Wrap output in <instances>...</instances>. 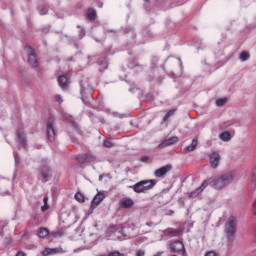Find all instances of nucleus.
I'll list each match as a JSON object with an SVG mask.
<instances>
[{
    "label": "nucleus",
    "mask_w": 256,
    "mask_h": 256,
    "mask_svg": "<svg viewBox=\"0 0 256 256\" xmlns=\"http://www.w3.org/2000/svg\"><path fill=\"white\" fill-rule=\"evenodd\" d=\"M197 145H199V141L197 139H193L192 143L184 148V153H191V151H195V149H197Z\"/></svg>",
    "instance_id": "18"
},
{
    "label": "nucleus",
    "mask_w": 256,
    "mask_h": 256,
    "mask_svg": "<svg viewBox=\"0 0 256 256\" xmlns=\"http://www.w3.org/2000/svg\"><path fill=\"white\" fill-rule=\"evenodd\" d=\"M93 161H95V156L86 154V163H93Z\"/></svg>",
    "instance_id": "28"
},
{
    "label": "nucleus",
    "mask_w": 256,
    "mask_h": 256,
    "mask_svg": "<svg viewBox=\"0 0 256 256\" xmlns=\"http://www.w3.org/2000/svg\"><path fill=\"white\" fill-rule=\"evenodd\" d=\"M207 185H211L214 189L221 190L227 187V184L224 182L222 176L218 178H210L208 180H204L200 187H198L195 191L191 192L190 195H199L205 191Z\"/></svg>",
    "instance_id": "1"
},
{
    "label": "nucleus",
    "mask_w": 256,
    "mask_h": 256,
    "mask_svg": "<svg viewBox=\"0 0 256 256\" xmlns=\"http://www.w3.org/2000/svg\"><path fill=\"white\" fill-rule=\"evenodd\" d=\"M38 11L40 15H47V13H49V9L47 7H40Z\"/></svg>",
    "instance_id": "27"
},
{
    "label": "nucleus",
    "mask_w": 256,
    "mask_h": 256,
    "mask_svg": "<svg viewBox=\"0 0 256 256\" xmlns=\"http://www.w3.org/2000/svg\"><path fill=\"white\" fill-rule=\"evenodd\" d=\"M55 99L56 101H58V103H63V98L61 97V95H56Z\"/></svg>",
    "instance_id": "34"
},
{
    "label": "nucleus",
    "mask_w": 256,
    "mask_h": 256,
    "mask_svg": "<svg viewBox=\"0 0 256 256\" xmlns=\"http://www.w3.org/2000/svg\"><path fill=\"white\" fill-rule=\"evenodd\" d=\"M105 199V193L103 192H98L93 200L91 201V209H97L101 203H103V200Z\"/></svg>",
    "instance_id": "8"
},
{
    "label": "nucleus",
    "mask_w": 256,
    "mask_h": 256,
    "mask_svg": "<svg viewBox=\"0 0 256 256\" xmlns=\"http://www.w3.org/2000/svg\"><path fill=\"white\" fill-rule=\"evenodd\" d=\"M163 234L165 235V237H180V235H183V229L182 228H166L165 230H163Z\"/></svg>",
    "instance_id": "7"
},
{
    "label": "nucleus",
    "mask_w": 256,
    "mask_h": 256,
    "mask_svg": "<svg viewBox=\"0 0 256 256\" xmlns=\"http://www.w3.org/2000/svg\"><path fill=\"white\" fill-rule=\"evenodd\" d=\"M219 161H221V154H219V152H212L210 154V165L212 169H217L219 167Z\"/></svg>",
    "instance_id": "11"
},
{
    "label": "nucleus",
    "mask_w": 256,
    "mask_h": 256,
    "mask_svg": "<svg viewBox=\"0 0 256 256\" xmlns=\"http://www.w3.org/2000/svg\"><path fill=\"white\" fill-rule=\"evenodd\" d=\"M179 141V137L173 136L166 140H164L162 143L159 144L160 149H163L165 147H169L171 145H175Z\"/></svg>",
    "instance_id": "14"
},
{
    "label": "nucleus",
    "mask_w": 256,
    "mask_h": 256,
    "mask_svg": "<svg viewBox=\"0 0 256 256\" xmlns=\"http://www.w3.org/2000/svg\"><path fill=\"white\" fill-rule=\"evenodd\" d=\"M87 18L90 21H95V19L97 18V11H95V9L93 8L88 9Z\"/></svg>",
    "instance_id": "20"
},
{
    "label": "nucleus",
    "mask_w": 256,
    "mask_h": 256,
    "mask_svg": "<svg viewBox=\"0 0 256 256\" xmlns=\"http://www.w3.org/2000/svg\"><path fill=\"white\" fill-rule=\"evenodd\" d=\"M53 237H63V233H61V231L55 232Z\"/></svg>",
    "instance_id": "35"
},
{
    "label": "nucleus",
    "mask_w": 256,
    "mask_h": 256,
    "mask_svg": "<svg viewBox=\"0 0 256 256\" xmlns=\"http://www.w3.org/2000/svg\"><path fill=\"white\" fill-rule=\"evenodd\" d=\"M16 137L20 145H23V146L27 145V138L25 137V132H23V130H18L16 132Z\"/></svg>",
    "instance_id": "16"
},
{
    "label": "nucleus",
    "mask_w": 256,
    "mask_h": 256,
    "mask_svg": "<svg viewBox=\"0 0 256 256\" xmlns=\"http://www.w3.org/2000/svg\"><path fill=\"white\" fill-rule=\"evenodd\" d=\"M54 121H55V119L50 118L46 124L47 139H48V141H50V143H53V141H55V137H56L55 126L53 125Z\"/></svg>",
    "instance_id": "4"
},
{
    "label": "nucleus",
    "mask_w": 256,
    "mask_h": 256,
    "mask_svg": "<svg viewBox=\"0 0 256 256\" xmlns=\"http://www.w3.org/2000/svg\"><path fill=\"white\" fill-rule=\"evenodd\" d=\"M170 249L173 253H178L179 255H185V245L183 242L176 240L170 244Z\"/></svg>",
    "instance_id": "6"
},
{
    "label": "nucleus",
    "mask_w": 256,
    "mask_h": 256,
    "mask_svg": "<svg viewBox=\"0 0 256 256\" xmlns=\"http://www.w3.org/2000/svg\"><path fill=\"white\" fill-rule=\"evenodd\" d=\"M175 111H177V109L168 110L163 117V121H167V119H169V117H173V115H175Z\"/></svg>",
    "instance_id": "22"
},
{
    "label": "nucleus",
    "mask_w": 256,
    "mask_h": 256,
    "mask_svg": "<svg viewBox=\"0 0 256 256\" xmlns=\"http://www.w3.org/2000/svg\"><path fill=\"white\" fill-rule=\"evenodd\" d=\"M77 161L81 164L87 163V155L86 154H80L77 156Z\"/></svg>",
    "instance_id": "25"
},
{
    "label": "nucleus",
    "mask_w": 256,
    "mask_h": 256,
    "mask_svg": "<svg viewBox=\"0 0 256 256\" xmlns=\"http://www.w3.org/2000/svg\"><path fill=\"white\" fill-rule=\"evenodd\" d=\"M205 256H217V253H215V251H209L206 252Z\"/></svg>",
    "instance_id": "33"
},
{
    "label": "nucleus",
    "mask_w": 256,
    "mask_h": 256,
    "mask_svg": "<svg viewBox=\"0 0 256 256\" xmlns=\"http://www.w3.org/2000/svg\"><path fill=\"white\" fill-rule=\"evenodd\" d=\"M25 51L28 55V63L33 67L34 69L39 67V61L37 60V56L35 53H33V48L30 46H25Z\"/></svg>",
    "instance_id": "5"
},
{
    "label": "nucleus",
    "mask_w": 256,
    "mask_h": 256,
    "mask_svg": "<svg viewBox=\"0 0 256 256\" xmlns=\"http://www.w3.org/2000/svg\"><path fill=\"white\" fill-rule=\"evenodd\" d=\"M49 209V204H44L42 207H41V211H47Z\"/></svg>",
    "instance_id": "36"
},
{
    "label": "nucleus",
    "mask_w": 256,
    "mask_h": 256,
    "mask_svg": "<svg viewBox=\"0 0 256 256\" xmlns=\"http://www.w3.org/2000/svg\"><path fill=\"white\" fill-rule=\"evenodd\" d=\"M146 240H147V238L142 237V238L138 241V243H145Z\"/></svg>",
    "instance_id": "38"
},
{
    "label": "nucleus",
    "mask_w": 256,
    "mask_h": 256,
    "mask_svg": "<svg viewBox=\"0 0 256 256\" xmlns=\"http://www.w3.org/2000/svg\"><path fill=\"white\" fill-rule=\"evenodd\" d=\"M235 231H237V219L231 216L225 225L226 237H228L229 239H232L233 236L235 235Z\"/></svg>",
    "instance_id": "3"
},
{
    "label": "nucleus",
    "mask_w": 256,
    "mask_h": 256,
    "mask_svg": "<svg viewBox=\"0 0 256 256\" xmlns=\"http://www.w3.org/2000/svg\"><path fill=\"white\" fill-rule=\"evenodd\" d=\"M43 203H44L45 205H48V203H49V198H48V197H44V198H43Z\"/></svg>",
    "instance_id": "37"
},
{
    "label": "nucleus",
    "mask_w": 256,
    "mask_h": 256,
    "mask_svg": "<svg viewBox=\"0 0 256 256\" xmlns=\"http://www.w3.org/2000/svg\"><path fill=\"white\" fill-rule=\"evenodd\" d=\"M136 256H145V250H138Z\"/></svg>",
    "instance_id": "31"
},
{
    "label": "nucleus",
    "mask_w": 256,
    "mask_h": 256,
    "mask_svg": "<svg viewBox=\"0 0 256 256\" xmlns=\"http://www.w3.org/2000/svg\"><path fill=\"white\" fill-rule=\"evenodd\" d=\"M58 84L61 89H67V87H69V78H67V76H60L58 78Z\"/></svg>",
    "instance_id": "17"
},
{
    "label": "nucleus",
    "mask_w": 256,
    "mask_h": 256,
    "mask_svg": "<svg viewBox=\"0 0 256 256\" xmlns=\"http://www.w3.org/2000/svg\"><path fill=\"white\" fill-rule=\"evenodd\" d=\"M220 177H222L224 183L226 184V186H228L231 185V183H233V180L235 179V172L230 171L222 174Z\"/></svg>",
    "instance_id": "15"
},
{
    "label": "nucleus",
    "mask_w": 256,
    "mask_h": 256,
    "mask_svg": "<svg viewBox=\"0 0 256 256\" xmlns=\"http://www.w3.org/2000/svg\"><path fill=\"white\" fill-rule=\"evenodd\" d=\"M173 169V166L171 164H167L166 166H162L159 169H156L154 171V176L160 179L161 177H165L166 173H169Z\"/></svg>",
    "instance_id": "9"
},
{
    "label": "nucleus",
    "mask_w": 256,
    "mask_h": 256,
    "mask_svg": "<svg viewBox=\"0 0 256 256\" xmlns=\"http://www.w3.org/2000/svg\"><path fill=\"white\" fill-rule=\"evenodd\" d=\"M1 233H3V230H0V235H1Z\"/></svg>",
    "instance_id": "44"
},
{
    "label": "nucleus",
    "mask_w": 256,
    "mask_h": 256,
    "mask_svg": "<svg viewBox=\"0 0 256 256\" xmlns=\"http://www.w3.org/2000/svg\"><path fill=\"white\" fill-rule=\"evenodd\" d=\"M47 235H49V229H47L45 227H41L38 229L37 236L39 237V239H45V237H47Z\"/></svg>",
    "instance_id": "19"
},
{
    "label": "nucleus",
    "mask_w": 256,
    "mask_h": 256,
    "mask_svg": "<svg viewBox=\"0 0 256 256\" xmlns=\"http://www.w3.org/2000/svg\"><path fill=\"white\" fill-rule=\"evenodd\" d=\"M122 209H131L135 205V201L129 197L122 198L119 203Z\"/></svg>",
    "instance_id": "12"
},
{
    "label": "nucleus",
    "mask_w": 256,
    "mask_h": 256,
    "mask_svg": "<svg viewBox=\"0 0 256 256\" xmlns=\"http://www.w3.org/2000/svg\"><path fill=\"white\" fill-rule=\"evenodd\" d=\"M57 253H65V250H63V248L61 247H58V248H45L42 251L43 256L57 255Z\"/></svg>",
    "instance_id": "13"
},
{
    "label": "nucleus",
    "mask_w": 256,
    "mask_h": 256,
    "mask_svg": "<svg viewBox=\"0 0 256 256\" xmlns=\"http://www.w3.org/2000/svg\"><path fill=\"white\" fill-rule=\"evenodd\" d=\"M104 147H107L108 149H111L113 147V142L111 140H104Z\"/></svg>",
    "instance_id": "29"
},
{
    "label": "nucleus",
    "mask_w": 256,
    "mask_h": 256,
    "mask_svg": "<svg viewBox=\"0 0 256 256\" xmlns=\"http://www.w3.org/2000/svg\"><path fill=\"white\" fill-rule=\"evenodd\" d=\"M174 213H175V211H173V210H169L168 215H174Z\"/></svg>",
    "instance_id": "41"
},
{
    "label": "nucleus",
    "mask_w": 256,
    "mask_h": 256,
    "mask_svg": "<svg viewBox=\"0 0 256 256\" xmlns=\"http://www.w3.org/2000/svg\"><path fill=\"white\" fill-rule=\"evenodd\" d=\"M108 256H125V254L120 253L119 251H113V252H110Z\"/></svg>",
    "instance_id": "30"
},
{
    "label": "nucleus",
    "mask_w": 256,
    "mask_h": 256,
    "mask_svg": "<svg viewBox=\"0 0 256 256\" xmlns=\"http://www.w3.org/2000/svg\"><path fill=\"white\" fill-rule=\"evenodd\" d=\"M101 179H103V176L100 175V176H99V181H101Z\"/></svg>",
    "instance_id": "42"
},
{
    "label": "nucleus",
    "mask_w": 256,
    "mask_h": 256,
    "mask_svg": "<svg viewBox=\"0 0 256 256\" xmlns=\"http://www.w3.org/2000/svg\"><path fill=\"white\" fill-rule=\"evenodd\" d=\"M155 225H157V224H155L153 221L146 222L147 227H155Z\"/></svg>",
    "instance_id": "32"
},
{
    "label": "nucleus",
    "mask_w": 256,
    "mask_h": 256,
    "mask_svg": "<svg viewBox=\"0 0 256 256\" xmlns=\"http://www.w3.org/2000/svg\"><path fill=\"white\" fill-rule=\"evenodd\" d=\"M249 57H250V55L246 51L241 52L239 55L240 61H243V62L247 61L249 59Z\"/></svg>",
    "instance_id": "24"
},
{
    "label": "nucleus",
    "mask_w": 256,
    "mask_h": 256,
    "mask_svg": "<svg viewBox=\"0 0 256 256\" xmlns=\"http://www.w3.org/2000/svg\"><path fill=\"white\" fill-rule=\"evenodd\" d=\"M74 197L78 203H85V196L81 192H77Z\"/></svg>",
    "instance_id": "23"
},
{
    "label": "nucleus",
    "mask_w": 256,
    "mask_h": 256,
    "mask_svg": "<svg viewBox=\"0 0 256 256\" xmlns=\"http://www.w3.org/2000/svg\"><path fill=\"white\" fill-rule=\"evenodd\" d=\"M40 176L42 177V182L47 183L51 177H53V174L51 173V169H49V166H43L40 168Z\"/></svg>",
    "instance_id": "10"
},
{
    "label": "nucleus",
    "mask_w": 256,
    "mask_h": 256,
    "mask_svg": "<svg viewBox=\"0 0 256 256\" xmlns=\"http://www.w3.org/2000/svg\"><path fill=\"white\" fill-rule=\"evenodd\" d=\"M16 256H27L25 252H17Z\"/></svg>",
    "instance_id": "39"
},
{
    "label": "nucleus",
    "mask_w": 256,
    "mask_h": 256,
    "mask_svg": "<svg viewBox=\"0 0 256 256\" xmlns=\"http://www.w3.org/2000/svg\"><path fill=\"white\" fill-rule=\"evenodd\" d=\"M157 182L155 180H141L133 186H129L133 189L134 193H145V191H150L153 189Z\"/></svg>",
    "instance_id": "2"
},
{
    "label": "nucleus",
    "mask_w": 256,
    "mask_h": 256,
    "mask_svg": "<svg viewBox=\"0 0 256 256\" xmlns=\"http://www.w3.org/2000/svg\"><path fill=\"white\" fill-rule=\"evenodd\" d=\"M142 161H149V157H147V156H146V157H143V158H142Z\"/></svg>",
    "instance_id": "40"
},
{
    "label": "nucleus",
    "mask_w": 256,
    "mask_h": 256,
    "mask_svg": "<svg viewBox=\"0 0 256 256\" xmlns=\"http://www.w3.org/2000/svg\"><path fill=\"white\" fill-rule=\"evenodd\" d=\"M227 103V98H219L216 100L217 107H223Z\"/></svg>",
    "instance_id": "26"
},
{
    "label": "nucleus",
    "mask_w": 256,
    "mask_h": 256,
    "mask_svg": "<svg viewBox=\"0 0 256 256\" xmlns=\"http://www.w3.org/2000/svg\"><path fill=\"white\" fill-rule=\"evenodd\" d=\"M99 7H103V4H100Z\"/></svg>",
    "instance_id": "43"
},
{
    "label": "nucleus",
    "mask_w": 256,
    "mask_h": 256,
    "mask_svg": "<svg viewBox=\"0 0 256 256\" xmlns=\"http://www.w3.org/2000/svg\"><path fill=\"white\" fill-rule=\"evenodd\" d=\"M221 141H231V133L224 131L219 135Z\"/></svg>",
    "instance_id": "21"
}]
</instances>
